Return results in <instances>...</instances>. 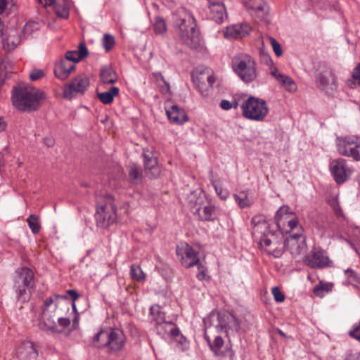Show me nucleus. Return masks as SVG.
<instances>
[{"label":"nucleus","mask_w":360,"mask_h":360,"mask_svg":"<svg viewBox=\"0 0 360 360\" xmlns=\"http://www.w3.org/2000/svg\"><path fill=\"white\" fill-rule=\"evenodd\" d=\"M193 82L202 97H208L212 91L215 78L209 70L196 72L192 75Z\"/></svg>","instance_id":"obj_10"},{"label":"nucleus","mask_w":360,"mask_h":360,"mask_svg":"<svg viewBox=\"0 0 360 360\" xmlns=\"http://www.w3.org/2000/svg\"><path fill=\"white\" fill-rule=\"evenodd\" d=\"M239 328H240L239 322L237 320V319L236 318V316L233 315V319L229 320L226 334H228L230 331L237 332V331H238Z\"/></svg>","instance_id":"obj_51"},{"label":"nucleus","mask_w":360,"mask_h":360,"mask_svg":"<svg viewBox=\"0 0 360 360\" xmlns=\"http://www.w3.org/2000/svg\"><path fill=\"white\" fill-rule=\"evenodd\" d=\"M252 28L248 23L236 24L227 27L224 31V35L228 38H243L248 36Z\"/></svg>","instance_id":"obj_21"},{"label":"nucleus","mask_w":360,"mask_h":360,"mask_svg":"<svg viewBox=\"0 0 360 360\" xmlns=\"http://www.w3.org/2000/svg\"><path fill=\"white\" fill-rule=\"evenodd\" d=\"M328 203L337 217H345L337 198H332L328 200Z\"/></svg>","instance_id":"obj_46"},{"label":"nucleus","mask_w":360,"mask_h":360,"mask_svg":"<svg viewBox=\"0 0 360 360\" xmlns=\"http://www.w3.org/2000/svg\"><path fill=\"white\" fill-rule=\"evenodd\" d=\"M249 191L248 190L242 191L239 194H234L233 198L238 206L241 209L251 207L254 204V200L249 198Z\"/></svg>","instance_id":"obj_34"},{"label":"nucleus","mask_w":360,"mask_h":360,"mask_svg":"<svg viewBox=\"0 0 360 360\" xmlns=\"http://www.w3.org/2000/svg\"><path fill=\"white\" fill-rule=\"evenodd\" d=\"M89 86V77L85 75H79L65 86L63 91L64 97L71 99L75 94H84Z\"/></svg>","instance_id":"obj_13"},{"label":"nucleus","mask_w":360,"mask_h":360,"mask_svg":"<svg viewBox=\"0 0 360 360\" xmlns=\"http://www.w3.org/2000/svg\"><path fill=\"white\" fill-rule=\"evenodd\" d=\"M39 28V25L38 22L35 21H30L25 24L24 26L22 32L25 36H30L34 32L38 30Z\"/></svg>","instance_id":"obj_48"},{"label":"nucleus","mask_w":360,"mask_h":360,"mask_svg":"<svg viewBox=\"0 0 360 360\" xmlns=\"http://www.w3.org/2000/svg\"><path fill=\"white\" fill-rule=\"evenodd\" d=\"M345 360H360V354H351L347 356Z\"/></svg>","instance_id":"obj_64"},{"label":"nucleus","mask_w":360,"mask_h":360,"mask_svg":"<svg viewBox=\"0 0 360 360\" xmlns=\"http://www.w3.org/2000/svg\"><path fill=\"white\" fill-rule=\"evenodd\" d=\"M75 69V65L74 63L63 58L55 65L54 73L56 77L61 80H65Z\"/></svg>","instance_id":"obj_23"},{"label":"nucleus","mask_w":360,"mask_h":360,"mask_svg":"<svg viewBox=\"0 0 360 360\" xmlns=\"http://www.w3.org/2000/svg\"><path fill=\"white\" fill-rule=\"evenodd\" d=\"M299 224V220L295 214H291V218L290 220L288 221V223L286 224V229H283L286 232L290 231L292 229H294L295 227H297Z\"/></svg>","instance_id":"obj_50"},{"label":"nucleus","mask_w":360,"mask_h":360,"mask_svg":"<svg viewBox=\"0 0 360 360\" xmlns=\"http://www.w3.org/2000/svg\"><path fill=\"white\" fill-rule=\"evenodd\" d=\"M269 39L276 56L277 57L281 56L283 51L281 44L274 38L271 37H269Z\"/></svg>","instance_id":"obj_49"},{"label":"nucleus","mask_w":360,"mask_h":360,"mask_svg":"<svg viewBox=\"0 0 360 360\" xmlns=\"http://www.w3.org/2000/svg\"><path fill=\"white\" fill-rule=\"evenodd\" d=\"M189 206L192 212L202 221H212L215 208L210 203L202 206L204 197L197 196L195 193H191L188 197Z\"/></svg>","instance_id":"obj_8"},{"label":"nucleus","mask_w":360,"mask_h":360,"mask_svg":"<svg viewBox=\"0 0 360 360\" xmlns=\"http://www.w3.org/2000/svg\"><path fill=\"white\" fill-rule=\"evenodd\" d=\"M27 223L32 232L34 234L37 233L41 228L39 218L34 214H31L27 219Z\"/></svg>","instance_id":"obj_45"},{"label":"nucleus","mask_w":360,"mask_h":360,"mask_svg":"<svg viewBox=\"0 0 360 360\" xmlns=\"http://www.w3.org/2000/svg\"><path fill=\"white\" fill-rule=\"evenodd\" d=\"M96 346L105 349L110 355H118L126 345L127 337L124 332L117 328L101 330L94 337Z\"/></svg>","instance_id":"obj_2"},{"label":"nucleus","mask_w":360,"mask_h":360,"mask_svg":"<svg viewBox=\"0 0 360 360\" xmlns=\"http://www.w3.org/2000/svg\"><path fill=\"white\" fill-rule=\"evenodd\" d=\"M252 235L253 238L260 240L262 238L266 237L269 233L274 231L270 229V225L266 220L265 215L257 214L254 215L250 221Z\"/></svg>","instance_id":"obj_15"},{"label":"nucleus","mask_w":360,"mask_h":360,"mask_svg":"<svg viewBox=\"0 0 360 360\" xmlns=\"http://www.w3.org/2000/svg\"><path fill=\"white\" fill-rule=\"evenodd\" d=\"M157 333L162 337L168 335L174 338H177L180 335V331L174 323L171 321H166L162 325L156 328Z\"/></svg>","instance_id":"obj_30"},{"label":"nucleus","mask_w":360,"mask_h":360,"mask_svg":"<svg viewBox=\"0 0 360 360\" xmlns=\"http://www.w3.org/2000/svg\"><path fill=\"white\" fill-rule=\"evenodd\" d=\"M198 269H199V272L197 274L198 279H199L200 281L205 280L206 278V274L204 270V267L199 263H198Z\"/></svg>","instance_id":"obj_57"},{"label":"nucleus","mask_w":360,"mask_h":360,"mask_svg":"<svg viewBox=\"0 0 360 360\" xmlns=\"http://www.w3.org/2000/svg\"><path fill=\"white\" fill-rule=\"evenodd\" d=\"M205 339L216 356L232 355V352L229 348L227 347L225 350L222 349L224 342L220 336H216L213 342H211L210 338L206 334H205Z\"/></svg>","instance_id":"obj_27"},{"label":"nucleus","mask_w":360,"mask_h":360,"mask_svg":"<svg viewBox=\"0 0 360 360\" xmlns=\"http://www.w3.org/2000/svg\"><path fill=\"white\" fill-rule=\"evenodd\" d=\"M44 6H55L56 0H38Z\"/></svg>","instance_id":"obj_63"},{"label":"nucleus","mask_w":360,"mask_h":360,"mask_svg":"<svg viewBox=\"0 0 360 360\" xmlns=\"http://www.w3.org/2000/svg\"><path fill=\"white\" fill-rule=\"evenodd\" d=\"M88 54L89 51L85 44L84 42H80L79 44L78 50L67 51L64 58L69 61L74 63L75 65V63L86 58Z\"/></svg>","instance_id":"obj_29"},{"label":"nucleus","mask_w":360,"mask_h":360,"mask_svg":"<svg viewBox=\"0 0 360 360\" xmlns=\"http://www.w3.org/2000/svg\"><path fill=\"white\" fill-rule=\"evenodd\" d=\"M345 274L348 283L354 286H359L360 285V277L355 271L352 269H347L345 271Z\"/></svg>","instance_id":"obj_42"},{"label":"nucleus","mask_w":360,"mask_h":360,"mask_svg":"<svg viewBox=\"0 0 360 360\" xmlns=\"http://www.w3.org/2000/svg\"><path fill=\"white\" fill-rule=\"evenodd\" d=\"M304 262L312 269H322L329 266L330 259L323 251H311L305 256Z\"/></svg>","instance_id":"obj_18"},{"label":"nucleus","mask_w":360,"mask_h":360,"mask_svg":"<svg viewBox=\"0 0 360 360\" xmlns=\"http://www.w3.org/2000/svg\"><path fill=\"white\" fill-rule=\"evenodd\" d=\"M176 255L186 268L198 265V252L186 243H181L176 246Z\"/></svg>","instance_id":"obj_12"},{"label":"nucleus","mask_w":360,"mask_h":360,"mask_svg":"<svg viewBox=\"0 0 360 360\" xmlns=\"http://www.w3.org/2000/svg\"><path fill=\"white\" fill-rule=\"evenodd\" d=\"M358 139L356 136L338 137L336 146L338 153L343 156L354 158Z\"/></svg>","instance_id":"obj_17"},{"label":"nucleus","mask_w":360,"mask_h":360,"mask_svg":"<svg viewBox=\"0 0 360 360\" xmlns=\"http://www.w3.org/2000/svg\"><path fill=\"white\" fill-rule=\"evenodd\" d=\"M44 75V72L41 70H34L32 71L30 74V78L32 81H35L41 77H42Z\"/></svg>","instance_id":"obj_56"},{"label":"nucleus","mask_w":360,"mask_h":360,"mask_svg":"<svg viewBox=\"0 0 360 360\" xmlns=\"http://www.w3.org/2000/svg\"><path fill=\"white\" fill-rule=\"evenodd\" d=\"M96 204L95 214L96 224L101 228H107L112 224L117 218L114 198L109 194L97 197Z\"/></svg>","instance_id":"obj_4"},{"label":"nucleus","mask_w":360,"mask_h":360,"mask_svg":"<svg viewBox=\"0 0 360 360\" xmlns=\"http://www.w3.org/2000/svg\"><path fill=\"white\" fill-rule=\"evenodd\" d=\"M211 319L217 331H224L226 333L229 320L233 319V314L228 311H221L216 316L212 315Z\"/></svg>","instance_id":"obj_26"},{"label":"nucleus","mask_w":360,"mask_h":360,"mask_svg":"<svg viewBox=\"0 0 360 360\" xmlns=\"http://www.w3.org/2000/svg\"><path fill=\"white\" fill-rule=\"evenodd\" d=\"M271 75L281 84V86L289 92H295L297 86L295 81L289 76L278 72L276 68L271 70Z\"/></svg>","instance_id":"obj_25"},{"label":"nucleus","mask_w":360,"mask_h":360,"mask_svg":"<svg viewBox=\"0 0 360 360\" xmlns=\"http://www.w3.org/2000/svg\"><path fill=\"white\" fill-rule=\"evenodd\" d=\"M143 156L144 158L145 172L146 176L150 179L157 178L160 174V169L158 165L157 158L149 150H144Z\"/></svg>","instance_id":"obj_19"},{"label":"nucleus","mask_w":360,"mask_h":360,"mask_svg":"<svg viewBox=\"0 0 360 360\" xmlns=\"http://www.w3.org/2000/svg\"><path fill=\"white\" fill-rule=\"evenodd\" d=\"M244 6L257 22H269V8L264 0H241Z\"/></svg>","instance_id":"obj_9"},{"label":"nucleus","mask_w":360,"mask_h":360,"mask_svg":"<svg viewBox=\"0 0 360 360\" xmlns=\"http://www.w3.org/2000/svg\"><path fill=\"white\" fill-rule=\"evenodd\" d=\"M350 82H352L354 86H360V72L358 70H353Z\"/></svg>","instance_id":"obj_55"},{"label":"nucleus","mask_w":360,"mask_h":360,"mask_svg":"<svg viewBox=\"0 0 360 360\" xmlns=\"http://www.w3.org/2000/svg\"><path fill=\"white\" fill-rule=\"evenodd\" d=\"M129 176L131 182L137 184L142 177V169L140 166L132 165L128 167Z\"/></svg>","instance_id":"obj_38"},{"label":"nucleus","mask_w":360,"mask_h":360,"mask_svg":"<svg viewBox=\"0 0 360 360\" xmlns=\"http://www.w3.org/2000/svg\"><path fill=\"white\" fill-rule=\"evenodd\" d=\"M130 276L133 280L142 282L145 280V274L141 268L136 264H132L130 267Z\"/></svg>","instance_id":"obj_40"},{"label":"nucleus","mask_w":360,"mask_h":360,"mask_svg":"<svg viewBox=\"0 0 360 360\" xmlns=\"http://www.w3.org/2000/svg\"><path fill=\"white\" fill-rule=\"evenodd\" d=\"M67 293L70 296L73 302H75L79 298V294L75 290H68Z\"/></svg>","instance_id":"obj_61"},{"label":"nucleus","mask_w":360,"mask_h":360,"mask_svg":"<svg viewBox=\"0 0 360 360\" xmlns=\"http://www.w3.org/2000/svg\"><path fill=\"white\" fill-rule=\"evenodd\" d=\"M44 143L48 147H52V146H53V145L55 143V141L52 137H46L44 139Z\"/></svg>","instance_id":"obj_62"},{"label":"nucleus","mask_w":360,"mask_h":360,"mask_svg":"<svg viewBox=\"0 0 360 360\" xmlns=\"http://www.w3.org/2000/svg\"><path fill=\"white\" fill-rule=\"evenodd\" d=\"M290 208L287 205H283L279 208L275 215V220L279 229H285L288 221L290 219L291 214H294Z\"/></svg>","instance_id":"obj_28"},{"label":"nucleus","mask_w":360,"mask_h":360,"mask_svg":"<svg viewBox=\"0 0 360 360\" xmlns=\"http://www.w3.org/2000/svg\"><path fill=\"white\" fill-rule=\"evenodd\" d=\"M175 25L178 34L182 41L192 49L199 45V34L196 30L195 19L193 14L185 8L178 11Z\"/></svg>","instance_id":"obj_3"},{"label":"nucleus","mask_w":360,"mask_h":360,"mask_svg":"<svg viewBox=\"0 0 360 360\" xmlns=\"http://www.w3.org/2000/svg\"><path fill=\"white\" fill-rule=\"evenodd\" d=\"M153 29L156 34H163L167 31V26L165 20L158 16L155 19Z\"/></svg>","instance_id":"obj_43"},{"label":"nucleus","mask_w":360,"mask_h":360,"mask_svg":"<svg viewBox=\"0 0 360 360\" xmlns=\"http://www.w3.org/2000/svg\"><path fill=\"white\" fill-rule=\"evenodd\" d=\"M100 77L102 82L106 84H112L117 80V76L115 70L111 66H104L101 69Z\"/></svg>","instance_id":"obj_32"},{"label":"nucleus","mask_w":360,"mask_h":360,"mask_svg":"<svg viewBox=\"0 0 360 360\" xmlns=\"http://www.w3.org/2000/svg\"><path fill=\"white\" fill-rule=\"evenodd\" d=\"M20 42V37L15 32L14 34H11L3 39V46L4 49L7 51H12L18 46Z\"/></svg>","instance_id":"obj_37"},{"label":"nucleus","mask_w":360,"mask_h":360,"mask_svg":"<svg viewBox=\"0 0 360 360\" xmlns=\"http://www.w3.org/2000/svg\"><path fill=\"white\" fill-rule=\"evenodd\" d=\"M102 44L106 52L110 51L115 44L114 37L109 34H105L103 35Z\"/></svg>","instance_id":"obj_47"},{"label":"nucleus","mask_w":360,"mask_h":360,"mask_svg":"<svg viewBox=\"0 0 360 360\" xmlns=\"http://www.w3.org/2000/svg\"><path fill=\"white\" fill-rule=\"evenodd\" d=\"M220 107L224 110H229L232 108L233 104L227 100H222L220 103Z\"/></svg>","instance_id":"obj_58"},{"label":"nucleus","mask_w":360,"mask_h":360,"mask_svg":"<svg viewBox=\"0 0 360 360\" xmlns=\"http://www.w3.org/2000/svg\"><path fill=\"white\" fill-rule=\"evenodd\" d=\"M18 352L20 354H25L31 359H35L37 356V352L34 345L30 341L24 342L18 348Z\"/></svg>","instance_id":"obj_36"},{"label":"nucleus","mask_w":360,"mask_h":360,"mask_svg":"<svg viewBox=\"0 0 360 360\" xmlns=\"http://www.w3.org/2000/svg\"><path fill=\"white\" fill-rule=\"evenodd\" d=\"M56 15L62 18L67 19L69 17V4L68 0H65L63 5L56 4L54 6Z\"/></svg>","instance_id":"obj_41"},{"label":"nucleus","mask_w":360,"mask_h":360,"mask_svg":"<svg viewBox=\"0 0 360 360\" xmlns=\"http://www.w3.org/2000/svg\"><path fill=\"white\" fill-rule=\"evenodd\" d=\"M316 82L318 86L327 93L337 89V78L332 70L325 67L316 76Z\"/></svg>","instance_id":"obj_14"},{"label":"nucleus","mask_w":360,"mask_h":360,"mask_svg":"<svg viewBox=\"0 0 360 360\" xmlns=\"http://www.w3.org/2000/svg\"><path fill=\"white\" fill-rule=\"evenodd\" d=\"M153 78L158 86L162 88V91H168L169 89V84L165 81L164 77L160 72H155L152 74Z\"/></svg>","instance_id":"obj_44"},{"label":"nucleus","mask_w":360,"mask_h":360,"mask_svg":"<svg viewBox=\"0 0 360 360\" xmlns=\"http://www.w3.org/2000/svg\"><path fill=\"white\" fill-rule=\"evenodd\" d=\"M15 287L16 288L18 299L20 302H25L29 300L31 295V289L32 288H26L23 285L16 284H15Z\"/></svg>","instance_id":"obj_39"},{"label":"nucleus","mask_w":360,"mask_h":360,"mask_svg":"<svg viewBox=\"0 0 360 360\" xmlns=\"http://www.w3.org/2000/svg\"><path fill=\"white\" fill-rule=\"evenodd\" d=\"M209 17L218 24H221L227 19L226 10L223 1L209 4Z\"/></svg>","instance_id":"obj_20"},{"label":"nucleus","mask_w":360,"mask_h":360,"mask_svg":"<svg viewBox=\"0 0 360 360\" xmlns=\"http://www.w3.org/2000/svg\"><path fill=\"white\" fill-rule=\"evenodd\" d=\"M353 159L356 161H360V138L358 139L357 147L356 148Z\"/></svg>","instance_id":"obj_60"},{"label":"nucleus","mask_w":360,"mask_h":360,"mask_svg":"<svg viewBox=\"0 0 360 360\" xmlns=\"http://www.w3.org/2000/svg\"><path fill=\"white\" fill-rule=\"evenodd\" d=\"M60 298L66 299L65 296H60L58 295H53L47 297L42 307V316L44 319H49V312L53 310H56L58 306V302Z\"/></svg>","instance_id":"obj_31"},{"label":"nucleus","mask_w":360,"mask_h":360,"mask_svg":"<svg viewBox=\"0 0 360 360\" xmlns=\"http://www.w3.org/2000/svg\"><path fill=\"white\" fill-rule=\"evenodd\" d=\"M234 72L245 83L252 82L257 77L255 60L247 54H240L232 60Z\"/></svg>","instance_id":"obj_6"},{"label":"nucleus","mask_w":360,"mask_h":360,"mask_svg":"<svg viewBox=\"0 0 360 360\" xmlns=\"http://www.w3.org/2000/svg\"><path fill=\"white\" fill-rule=\"evenodd\" d=\"M259 246L267 255L279 258L285 252V240L280 233L274 231L262 238L259 241Z\"/></svg>","instance_id":"obj_7"},{"label":"nucleus","mask_w":360,"mask_h":360,"mask_svg":"<svg viewBox=\"0 0 360 360\" xmlns=\"http://www.w3.org/2000/svg\"><path fill=\"white\" fill-rule=\"evenodd\" d=\"M349 335L360 342V321L354 324L348 333Z\"/></svg>","instance_id":"obj_53"},{"label":"nucleus","mask_w":360,"mask_h":360,"mask_svg":"<svg viewBox=\"0 0 360 360\" xmlns=\"http://www.w3.org/2000/svg\"><path fill=\"white\" fill-rule=\"evenodd\" d=\"M285 247L294 258L298 259L307 252L304 236L301 233L290 235L285 241Z\"/></svg>","instance_id":"obj_16"},{"label":"nucleus","mask_w":360,"mask_h":360,"mask_svg":"<svg viewBox=\"0 0 360 360\" xmlns=\"http://www.w3.org/2000/svg\"><path fill=\"white\" fill-rule=\"evenodd\" d=\"M150 311L152 321L154 322L156 329L158 326L166 321L165 313L162 311L161 307L157 304L151 306Z\"/></svg>","instance_id":"obj_33"},{"label":"nucleus","mask_w":360,"mask_h":360,"mask_svg":"<svg viewBox=\"0 0 360 360\" xmlns=\"http://www.w3.org/2000/svg\"><path fill=\"white\" fill-rule=\"evenodd\" d=\"M271 292L276 302H283L285 300V295L278 287L272 288Z\"/></svg>","instance_id":"obj_52"},{"label":"nucleus","mask_w":360,"mask_h":360,"mask_svg":"<svg viewBox=\"0 0 360 360\" xmlns=\"http://www.w3.org/2000/svg\"><path fill=\"white\" fill-rule=\"evenodd\" d=\"M166 114L170 122L176 124H182L188 120L184 109L177 105H172L166 108Z\"/></svg>","instance_id":"obj_22"},{"label":"nucleus","mask_w":360,"mask_h":360,"mask_svg":"<svg viewBox=\"0 0 360 360\" xmlns=\"http://www.w3.org/2000/svg\"><path fill=\"white\" fill-rule=\"evenodd\" d=\"M119 91V88L116 86H112L107 91L98 93L97 96L103 104H110L113 102L114 98L118 95Z\"/></svg>","instance_id":"obj_35"},{"label":"nucleus","mask_w":360,"mask_h":360,"mask_svg":"<svg viewBox=\"0 0 360 360\" xmlns=\"http://www.w3.org/2000/svg\"><path fill=\"white\" fill-rule=\"evenodd\" d=\"M213 186L214 187L215 191L217 195L222 200H226L228 198L229 195V192L227 189H224L221 186L217 185L215 183H213Z\"/></svg>","instance_id":"obj_54"},{"label":"nucleus","mask_w":360,"mask_h":360,"mask_svg":"<svg viewBox=\"0 0 360 360\" xmlns=\"http://www.w3.org/2000/svg\"><path fill=\"white\" fill-rule=\"evenodd\" d=\"M58 323L63 328H66L70 326V320L68 318L60 317L58 319Z\"/></svg>","instance_id":"obj_59"},{"label":"nucleus","mask_w":360,"mask_h":360,"mask_svg":"<svg viewBox=\"0 0 360 360\" xmlns=\"http://www.w3.org/2000/svg\"><path fill=\"white\" fill-rule=\"evenodd\" d=\"M330 170L335 181L338 184L345 183L353 172L348 166L347 160L342 158H338L331 161Z\"/></svg>","instance_id":"obj_11"},{"label":"nucleus","mask_w":360,"mask_h":360,"mask_svg":"<svg viewBox=\"0 0 360 360\" xmlns=\"http://www.w3.org/2000/svg\"><path fill=\"white\" fill-rule=\"evenodd\" d=\"M44 93L33 86H19L12 91L13 105L20 111H34L44 99Z\"/></svg>","instance_id":"obj_1"},{"label":"nucleus","mask_w":360,"mask_h":360,"mask_svg":"<svg viewBox=\"0 0 360 360\" xmlns=\"http://www.w3.org/2000/svg\"><path fill=\"white\" fill-rule=\"evenodd\" d=\"M243 116L250 120L263 122L269 114L266 102L262 98L250 96L240 105Z\"/></svg>","instance_id":"obj_5"},{"label":"nucleus","mask_w":360,"mask_h":360,"mask_svg":"<svg viewBox=\"0 0 360 360\" xmlns=\"http://www.w3.org/2000/svg\"><path fill=\"white\" fill-rule=\"evenodd\" d=\"M16 278L15 284L21 285L26 288H33L34 274L32 271L27 267H22L16 271Z\"/></svg>","instance_id":"obj_24"}]
</instances>
